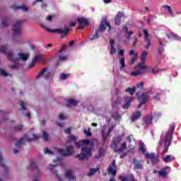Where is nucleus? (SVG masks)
<instances>
[{
    "label": "nucleus",
    "instance_id": "f257e3e1",
    "mask_svg": "<svg viewBox=\"0 0 181 181\" xmlns=\"http://www.w3.org/2000/svg\"><path fill=\"white\" fill-rule=\"evenodd\" d=\"M75 146L78 148H81L80 154L76 156L77 159L79 160H84V159H88L91 156L92 146L90 140H81L78 143H75Z\"/></svg>",
    "mask_w": 181,
    "mask_h": 181
},
{
    "label": "nucleus",
    "instance_id": "f03ea898",
    "mask_svg": "<svg viewBox=\"0 0 181 181\" xmlns=\"http://www.w3.org/2000/svg\"><path fill=\"white\" fill-rule=\"evenodd\" d=\"M0 53H2V54H6L8 60L12 62L13 63H18V62H19V59L24 61H26L28 59H29V54L28 53H20L18 54L19 58L16 57V55H15V53L13 50L8 51V45H2L0 47Z\"/></svg>",
    "mask_w": 181,
    "mask_h": 181
},
{
    "label": "nucleus",
    "instance_id": "7ed1b4c3",
    "mask_svg": "<svg viewBox=\"0 0 181 181\" xmlns=\"http://www.w3.org/2000/svg\"><path fill=\"white\" fill-rule=\"evenodd\" d=\"M175 131V129L172 128L167 133H163L159 141L160 148L163 149L162 155H165L170 146L172 142V135Z\"/></svg>",
    "mask_w": 181,
    "mask_h": 181
},
{
    "label": "nucleus",
    "instance_id": "20e7f679",
    "mask_svg": "<svg viewBox=\"0 0 181 181\" xmlns=\"http://www.w3.org/2000/svg\"><path fill=\"white\" fill-rule=\"evenodd\" d=\"M44 153L47 155H62V156L69 157L74 153V147L73 146H69L66 147L65 150L63 148H54V151L45 148Z\"/></svg>",
    "mask_w": 181,
    "mask_h": 181
},
{
    "label": "nucleus",
    "instance_id": "39448f33",
    "mask_svg": "<svg viewBox=\"0 0 181 181\" xmlns=\"http://www.w3.org/2000/svg\"><path fill=\"white\" fill-rule=\"evenodd\" d=\"M37 138H39V136L35 134L30 133L28 135H25L16 143V147L20 148L21 145H25V141L30 142L33 141V139H37Z\"/></svg>",
    "mask_w": 181,
    "mask_h": 181
},
{
    "label": "nucleus",
    "instance_id": "423d86ee",
    "mask_svg": "<svg viewBox=\"0 0 181 181\" xmlns=\"http://www.w3.org/2000/svg\"><path fill=\"white\" fill-rule=\"evenodd\" d=\"M23 23H25V21L18 20L17 21H16L12 27L13 35H18L22 33V30L21 29V28L23 26Z\"/></svg>",
    "mask_w": 181,
    "mask_h": 181
},
{
    "label": "nucleus",
    "instance_id": "0eeeda50",
    "mask_svg": "<svg viewBox=\"0 0 181 181\" xmlns=\"http://www.w3.org/2000/svg\"><path fill=\"white\" fill-rule=\"evenodd\" d=\"M37 80L40 78H45V80H49L52 78V74L47 68L42 69L37 76Z\"/></svg>",
    "mask_w": 181,
    "mask_h": 181
},
{
    "label": "nucleus",
    "instance_id": "6e6552de",
    "mask_svg": "<svg viewBox=\"0 0 181 181\" xmlns=\"http://www.w3.org/2000/svg\"><path fill=\"white\" fill-rule=\"evenodd\" d=\"M43 29H45L47 30V32H49V33H59V35H64V36H66V35H67L69 33V28H66L64 30L62 29H56V30H51L50 28H49V27H47V25H42Z\"/></svg>",
    "mask_w": 181,
    "mask_h": 181
},
{
    "label": "nucleus",
    "instance_id": "1a4fd4ad",
    "mask_svg": "<svg viewBox=\"0 0 181 181\" xmlns=\"http://www.w3.org/2000/svg\"><path fill=\"white\" fill-rule=\"evenodd\" d=\"M107 173L108 175H112V177L110 179L109 181H115L114 176L117 175V166L115 165V160H113L111 165L107 168Z\"/></svg>",
    "mask_w": 181,
    "mask_h": 181
},
{
    "label": "nucleus",
    "instance_id": "9d476101",
    "mask_svg": "<svg viewBox=\"0 0 181 181\" xmlns=\"http://www.w3.org/2000/svg\"><path fill=\"white\" fill-rule=\"evenodd\" d=\"M46 61V59L43 57V55L41 53L37 54L34 56L33 58V62L32 63L30 64L29 67L32 68L39 62L40 63H45Z\"/></svg>",
    "mask_w": 181,
    "mask_h": 181
},
{
    "label": "nucleus",
    "instance_id": "9b49d317",
    "mask_svg": "<svg viewBox=\"0 0 181 181\" xmlns=\"http://www.w3.org/2000/svg\"><path fill=\"white\" fill-rule=\"evenodd\" d=\"M54 163H57V165H49V169L51 170V172H52L53 174H54L56 177H57V179L59 181H63V180H62V178H60L59 175H57V171L54 170V168H56V166H57V165H62V159L58 158L57 160H54Z\"/></svg>",
    "mask_w": 181,
    "mask_h": 181
},
{
    "label": "nucleus",
    "instance_id": "f8f14e48",
    "mask_svg": "<svg viewBox=\"0 0 181 181\" xmlns=\"http://www.w3.org/2000/svg\"><path fill=\"white\" fill-rule=\"evenodd\" d=\"M122 139L120 136L115 137L111 144V148L114 149L115 152H122V148H118V145L121 142Z\"/></svg>",
    "mask_w": 181,
    "mask_h": 181
},
{
    "label": "nucleus",
    "instance_id": "ddd939ff",
    "mask_svg": "<svg viewBox=\"0 0 181 181\" xmlns=\"http://www.w3.org/2000/svg\"><path fill=\"white\" fill-rule=\"evenodd\" d=\"M140 104L138 105V109L142 107V104H146L149 101V92L144 93L141 97L139 98Z\"/></svg>",
    "mask_w": 181,
    "mask_h": 181
},
{
    "label": "nucleus",
    "instance_id": "4468645a",
    "mask_svg": "<svg viewBox=\"0 0 181 181\" xmlns=\"http://www.w3.org/2000/svg\"><path fill=\"white\" fill-rule=\"evenodd\" d=\"M143 33H144V42L146 45H144L145 49H149L151 47V37H149V33L148 30H144Z\"/></svg>",
    "mask_w": 181,
    "mask_h": 181
},
{
    "label": "nucleus",
    "instance_id": "2eb2a0df",
    "mask_svg": "<svg viewBox=\"0 0 181 181\" xmlns=\"http://www.w3.org/2000/svg\"><path fill=\"white\" fill-rule=\"evenodd\" d=\"M30 169L33 170V173L35 176H37V177H40V176H42V173H40V170H39V168H37V165L36 164V163H31L30 165Z\"/></svg>",
    "mask_w": 181,
    "mask_h": 181
},
{
    "label": "nucleus",
    "instance_id": "dca6fc26",
    "mask_svg": "<svg viewBox=\"0 0 181 181\" xmlns=\"http://www.w3.org/2000/svg\"><path fill=\"white\" fill-rule=\"evenodd\" d=\"M107 28H109L108 30H111L112 28L110 26V23L106 21H103L101 22L100 25L99 26V30L98 32H104Z\"/></svg>",
    "mask_w": 181,
    "mask_h": 181
},
{
    "label": "nucleus",
    "instance_id": "f3484780",
    "mask_svg": "<svg viewBox=\"0 0 181 181\" xmlns=\"http://www.w3.org/2000/svg\"><path fill=\"white\" fill-rule=\"evenodd\" d=\"M65 177L68 179V180H76V175H74V170H67L65 173Z\"/></svg>",
    "mask_w": 181,
    "mask_h": 181
},
{
    "label": "nucleus",
    "instance_id": "a211bd4d",
    "mask_svg": "<svg viewBox=\"0 0 181 181\" xmlns=\"http://www.w3.org/2000/svg\"><path fill=\"white\" fill-rule=\"evenodd\" d=\"M78 22L79 23L78 29H84V27L86 26V25H88V21L84 18H78Z\"/></svg>",
    "mask_w": 181,
    "mask_h": 181
},
{
    "label": "nucleus",
    "instance_id": "6ab92c4d",
    "mask_svg": "<svg viewBox=\"0 0 181 181\" xmlns=\"http://www.w3.org/2000/svg\"><path fill=\"white\" fill-rule=\"evenodd\" d=\"M169 172H170V168L167 166L164 168L163 170L158 171V176L161 177H166Z\"/></svg>",
    "mask_w": 181,
    "mask_h": 181
},
{
    "label": "nucleus",
    "instance_id": "aec40b11",
    "mask_svg": "<svg viewBox=\"0 0 181 181\" xmlns=\"http://www.w3.org/2000/svg\"><path fill=\"white\" fill-rule=\"evenodd\" d=\"M20 105L21 107V111H23V114L25 115V117H28V118H30V112L25 113V111H26L27 103L25 102L21 101Z\"/></svg>",
    "mask_w": 181,
    "mask_h": 181
},
{
    "label": "nucleus",
    "instance_id": "412c9836",
    "mask_svg": "<svg viewBox=\"0 0 181 181\" xmlns=\"http://www.w3.org/2000/svg\"><path fill=\"white\" fill-rule=\"evenodd\" d=\"M146 158H148V159H151L152 163L153 164H156L158 162V156L155 155V153H146L145 154Z\"/></svg>",
    "mask_w": 181,
    "mask_h": 181
},
{
    "label": "nucleus",
    "instance_id": "4be33fe9",
    "mask_svg": "<svg viewBox=\"0 0 181 181\" xmlns=\"http://www.w3.org/2000/svg\"><path fill=\"white\" fill-rule=\"evenodd\" d=\"M133 163L136 169H142V164L144 163V161L142 160H138L134 158L133 160Z\"/></svg>",
    "mask_w": 181,
    "mask_h": 181
},
{
    "label": "nucleus",
    "instance_id": "5701e85b",
    "mask_svg": "<svg viewBox=\"0 0 181 181\" xmlns=\"http://www.w3.org/2000/svg\"><path fill=\"white\" fill-rule=\"evenodd\" d=\"M141 117H142V112L137 111L132 115V121H136V119H139Z\"/></svg>",
    "mask_w": 181,
    "mask_h": 181
},
{
    "label": "nucleus",
    "instance_id": "b1692460",
    "mask_svg": "<svg viewBox=\"0 0 181 181\" xmlns=\"http://www.w3.org/2000/svg\"><path fill=\"white\" fill-rule=\"evenodd\" d=\"M11 8L12 9H13V11H18V9H21V11H23V12L28 11V7H25L23 6H18L14 4L11 6Z\"/></svg>",
    "mask_w": 181,
    "mask_h": 181
},
{
    "label": "nucleus",
    "instance_id": "393cba45",
    "mask_svg": "<svg viewBox=\"0 0 181 181\" xmlns=\"http://www.w3.org/2000/svg\"><path fill=\"white\" fill-rule=\"evenodd\" d=\"M163 160L165 162V163H169V162L175 160V158L172 155H168L167 156L163 158Z\"/></svg>",
    "mask_w": 181,
    "mask_h": 181
},
{
    "label": "nucleus",
    "instance_id": "a878e982",
    "mask_svg": "<svg viewBox=\"0 0 181 181\" xmlns=\"http://www.w3.org/2000/svg\"><path fill=\"white\" fill-rule=\"evenodd\" d=\"M135 70H139L140 71H142V70H146V66L144 64V62L139 63L136 66Z\"/></svg>",
    "mask_w": 181,
    "mask_h": 181
},
{
    "label": "nucleus",
    "instance_id": "bb28decb",
    "mask_svg": "<svg viewBox=\"0 0 181 181\" xmlns=\"http://www.w3.org/2000/svg\"><path fill=\"white\" fill-rule=\"evenodd\" d=\"M132 97H129L125 105L123 106L124 110H128L129 108V105H131V103H132Z\"/></svg>",
    "mask_w": 181,
    "mask_h": 181
},
{
    "label": "nucleus",
    "instance_id": "cd10ccee",
    "mask_svg": "<svg viewBox=\"0 0 181 181\" xmlns=\"http://www.w3.org/2000/svg\"><path fill=\"white\" fill-rule=\"evenodd\" d=\"M78 139V137L76 136H68V139L66 141V144H70V142H76V141H77V139Z\"/></svg>",
    "mask_w": 181,
    "mask_h": 181
},
{
    "label": "nucleus",
    "instance_id": "c85d7f7f",
    "mask_svg": "<svg viewBox=\"0 0 181 181\" xmlns=\"http://www.w3.org/2000/svg\"><path fill=\"white\" fill-rule=\"evenodd\" d=\"M135 71L131 73V76L134 77H137V76H141V74H144V71H139V69H135Z\"/></svg>",
    "mask_w": 181,
    "mask_h": 181
},
{
    "label": "nucleus",
    "instance_id": "c756f323",
    "mask_svg": "<svg viewBox=\"0 0 181 181\" xmlns=\"http://www.w3.org/2000/svg\"><path fill=\"white\" fill-rule=\"evenodd\" d=\"M144 124L149 125L152 124V116H147L144 118Z\"/></svg>",
    "mask_w": 181,
    "mask_h": 181
},
{
    "label": "nucleus",
    "instance_id": "7c9ffc66",
    "mask_svg": "<svg viewBox=\"0 0 181 181\" xmlns=\"http://www.w3.org/2000/svg\"><path fill=\"white\" fill-rule=\"evenodd\" d=\"M120 70H124L125 69V59H119Z\"/></svg>",
    "mask_w": 181,
    "mask_h": 181
},
{
    "label": "nucleus",
    "instance_id": "2f4dec72",
    "mask_svg": "<svg viewBox=\"0 0 181 181\" xmlns=\"http://www.w3.org/2000/svg\"><path fill=\"white\" fill-rule=\"evenodd\" d=\"M0 76H1L2 77L11 76L9 73L6 72V71L2 69H0Z\"/></svg>",
    "mask_w": 181,
    "mask_h": 181
},
{
    "label": "nucleus",
    "instance_id": "473e14b6",
    "mask_svg": "<svg viewBox=\"0 0 181 181\" xmlns=\"http://www.w3.org/2000/svg\"><path fill=\"white\" fill-rule=\"evenodd\" d=\"M78 100L74 99H69L68 100V105H77L78 104Z\"/></svg>",
    "mask_w": 181,
    "mask_h": 181
},
{
    "label": "nucleus",
    "instance_id": "72a5a7b5",
    "mask_svg": "<svg viewBox=\"0 0 181 181\" xmlns=\"http://www.w3.org/2000/svg\"><path fill=\"white\" fill-rule=\"evenodd\" d=\"M163 8L165 9H168V13L170 15H173V10H172V7H170V6H168V5H165V6H163Z\"/></svg>",
    "mask_w": 181,
    "mask_h": 181
},
{
    "label": "nucleus",
    "instance_id": "f704fd0d",
    "mask_svg": "<svg viewBox=\"0 0 181 181\" xmlns=\"http://www.w3.org/2000/svg\"><path fill=\"white\" fill-rule=\"evenodd\" d=\"M163 8L165 9H168V13L170 15H173V10H172V7H170V6H168V5H165V6H163Z\"/></svg>",
    "mask_w": 181,
    "mask_h": 181
},
{
    "label": "nucleus",
    "instance_id": "c9c22d12",
    "mask_svg": "<svg viewBox=\"0 0 181 181\" xmlns=\"http://www.w3.org/2000/svg\"><path fill=\"white\" fill-rule=\"evenodd\" d=\"M9 25V18H4L2 20V26L6 28Z\"/></svg>",
    "mask_w": 181,
    "mask_h": 181
},
{
    "label": "nucleus",
    "instance_id": "e433bc0d",
    "mask_svg": "<svg viewBox=\"0 0 181 181\" xmlns=\"http://www.w3.org/2000/svg\"><path fill=\"white\" fill-rule=\"evenodd\" d=\"M98 172V168H91L90 170V173L88 174V176H93V175H95Z\"/></svg>",
    "mask_w": 181,
    "mask_h": 181
},
{
    "label": "nucleus",
    "instance_id": "4c0bfd02",
    "mask_svg": "<svg viewBox=\"0 0 181 181\" xmlns=\"http://www.w3.org/2000/svg\"><path fill=\"white\" fill-rule=\"evenodd\" d=\"M127 93H129L130 95L135 94V88H128L126 89Z\"/></svg>",
    "mask_w": 181,
    "mask_h": 181
},
{
    "label": "nucleus",
    "instance_id": "58836bf2",
    "mask_svg": "<svg viewBox=\"0 0 181 181\" xmlns=\"http://www.w3.org/2000/svg\"><path fill=\"white\" fill-rule=\"evenodd\" d=\"M117 53V48L115 46H110V54H115Z\"/></svg>",
    "mask_w": 181,
    "mask_h": 181
},
{
    "label": "nucleus",
    "instance_id": "ea45409f",
    "mask_svg": "<svg viewBox=\"0 0 181 181\" xmlns=\"http://www.w3.org/2000/svg\"><path fill=\"white\" fill-rule=\"evenodd\" d=\"M146 56H148V53L146 51H144L141 57V62H145V60H146Z\"/></svg>",
    "mask_w": 181,
    "mask_h": 181
},
{
    "label": "nucleus",
    "instance_id": "a19ab883",
    "mask_svg": "<svg viewBox=\"0 0 181 181\" xmlns=\"http://www.w3.org/2000/svg\"><path fill=\"white\" fill-rule=\"evenodd\" d=\"M140 152H142V153H145V144H144V142H140Z\"/></svg>",
    "mask_w": 181,
    "mask_h": 181
},
{
    "label": "nucleus",
    "instance_id": "79ce46f5",
    "mask_svg": "<svg viewBox=\"0 0 181 181\" xmlns=\"http://www.w3.org/2000/svg\"><path fill=\"white\" fill-rule=\"evenodd\" d=\"M42 134V139H44V141H47L49 139V134L46 132H43Z\"/></svg>",
    "mask_w": 181,
    "mask_h": 181
},
{
    "label": "nucleus",
    "instance_id": "37998d69",
    "mask_svg": "<svg viewBox=\"0 0 181 181\" xmlns=\"http://www.w3.org/2000/svg\"><path fill=\"white\" fill-rule=\"evenodd\" d=\"M134 54L135 55L133 56V57L131 59L130 64H134L135 61L136 60V59H138V54Z\"/></svg>",
    "mask_w": 181,
    "mask_h": 181
},
{
    "label": "nucleus",
    "instance_id": "c03bdc74",
    "mask_svg": "<svg viewBox=\"0 0 181 181\" xmlns=\"http://www.w3.org/2000/svg\"><path fill=\"white\" fill-rule=\"evenodd\" d=\"M69 76H70L69 74H62L60 75V80H66Z\"/></svg>",
    "mask_w": 181,
    "mask_h": 181
},
{
    "label": "nucleus",
    "instance_id": "a18cd8bd",
    "mask_svg": "<svg viewBox=\"0 0 181 181\" xmlns=\"http://www.w3.org/2000/svg\"><path fill=\"white\" fill-rule=\"evenodd\" d=\"M175 34L173 33H167V37H168V39L173 40V39L175 38Z\"/></svg>",
    "mask_w": 181,
    "mask_h": 181
},
{
    "label": "nucleus",
    "instance_id": "49530a36",
    "mask_svg": "<svg viewBox=\"0 0 181 181\" xmlns=\"http://www.w3.org/2000/svg\"><path fill=\"white\" fill-rule=\"evenodd\" d=\"M98 37H100V36L98 35V31H96L95 35L89 39L90 40H95V39H98Z\"/></svg>",
    "mask_w": 181,
    "mask_h": 181
},
{
    "label": "nucleus",
    "instance_id": "de8ad7c7",
    "mask_svg": "<svg viewBox=\"0 0 181 181\" xmlns=\"http://www.w3.org/2000/svg\"><path fill=\"white\" fill-rule=\"evenodd\" d=\"M84 134H86V136H91L92 134H91V131L90 130V129H84L83 130Z\"/></svg>",
    "mask_w": 181,
    "mask_h": 181
},
{
    "label": "nucleus",
    "instance_id": "09e8293b",
    "mask_svg": "<svg viewBox=\"0 0 181 181\" xmlns=\"http://www.w3.org/2000/svg\"><path fill=\"white\" fill-rule=\"evenodd\" d=\"M117 50H118L117 54L119 56H124V54L125 53V50L121 49H118Z\"/></svg>",
    "mask_w": 181,
    "mask_h": 181
},
{
    "label": "nucleus",
    "instance_id": "8fccbe9b",
    "mask_svg": "<svg viewBox=\"0 0 181 181\" xmlns=\"http://www.w3.org/2000/svg\"><path fill=\"white\" fill-rule=\"evenodd\" d=\"M112 117L115 118V119H119V118H121V115H119L118 112H115L112 115Z\"/></svg>",
    "mask_w": 181,
    "mask_h": 181
},
{
    "label": "nucleus",
    "instance_id": "3c124183",
    "mask_svg": "<svg viewBox=\"0 0 181 181\" xmlns=\"http://www.w3.org/2000/svg\"><path fill=\"white\" fill-rule=\"evenodd\" d=\"M23 128V126H22V124H18L14 127V129L16 131H21V129H22Z\"/></svg>",
    "mask_w": 181,
    "mask_h": 181
},
{
    "label": "nucleus",
    "instance_id": "603ef678",
    "mask_svg": "<svg viewBox=\"0 0 181 181\" xmlns=\"http://www.w3.org/2000/svg\"><path fill=\"white\" fill-rule=\"evenodd\" d=\"M128 36L126 37L127 39H128V40H131V37H132V35H134V33H132V31H129V33H127Z\"/></svg>",
    "mask_w": 181,
    "mask_h": 181
},
{
    "label": "nucleus",
    "instance_id": "864d4df0",
    "mask_svg": "<svg viewBox=\"0 0 181 181\" xmlns=\"http://www.w3.org/2000/svg\"><path fill=\"white\" fill-rule=\"evenodd\" d=\"M104 152H105V151L103 148H100L99 150V158L104 156Z\"/></svg>",
    "mask_w": 181,
    "mask_h": 181
},
{
    "label": "nucleus",
    "instance_id": "5fc2aeb1",
    "mask_svg": "<svg viewBox=\"0 0 181 181\" xmlns=\"http://www.w3.org/2000/svg\"><path fill=\"white\" fill-rule=\"evenodd\" d=\"M115 25H121V18H115Z\"/></svg>",
    "mask_w": 181,
    "mask_h": 181
},
{
    "label": "nucleus",
    "instance_id": "6e6d98bb",
    "mask_svg": "<svg viewBox=\"0 0 181 181\" xmlns=\"http://www.w3.org/2000/svg\"><path fill=\"white\" fill-rule=\"evenodd\" d=\"M163 47H158V52L159 54H162V53H163Z\"/></svg>",
    "mask_w": 181,
    "mask_h": 181
},
{
    "label": "nucleus",
    "instance_id": "4d7b16f0",
    "mask_svg": "<svg viewBox=\"0 0 181 181\" xmlns=\"http://www.w3.org/2000/svg\"><path fill=\"white\" fill-rule=\"evenodd\" d=\"M66 116H64L63 114H59V119L61 120V121H64V119H66Z\"/></svg>",
    "mask_w": 181,
    "mask_h": 181
},
{
    "label": "nucleus",
    "instance_id": "13d9d810",
    "mask_svg": "<svg viewBox=\"0 0 181 181\" xmlns=\"http://www.w3.org/2000/svg\"><path fill=\"white\" fill-rule=\"evenodd\" d=\"M173 40H178L179 41V40H181V37L179 35H175L174 38L173 39Z\"/></svg>",
    "mask_w": 181,
    "mask_h": 181
},
{
    "label": "nucleus",
    "instance_id": "bf43d9fd",
    "mask_svg": "<svg viewBox=\"0 0 181 181\" xmlns=\"http://www.w3.org/2000/svg\"><path fill=\"white\" fill-rule=\"evenodd\" d=\"M122 16H124V14L122 13V12H118L116 18L121 19V18H122Z\"/></svg>",
    "mask_w": 181,
    "mask_h": 181
},
{
    "label": "nucleus",
    "instance_id": "052dcab7",
    "mask_svg": "<svg viewBox=\"0 0 181 181\" xmlns=\"http://www.w3.org/2000/svg\"><path fill=\"white\" fill-rule=\"evenodd\" d=\"M65 134H70L71 132V127H69L66 129H64Z\"/></svg>",
    "mask_w": 181,
    "mask_h": 181
},
{
    "label": "nucleus",
    "instance_id": "680f3d73",
    "mask_svg": "<svg viewBox=\"0 0 181 181\" xmlns=\"http://www.w3.org/2000/svg\"><path fill=\"white\" fill-rule=\"evenodd\" d=\"M161 115H162V113L160 112H158L155 113L154 117L155 118H159V117H160Z\"/></svg>",
    "mask_w": 181,
    "mask_h": 181
},
{
    "label": "nucleus",
    "instance_id": "e2e57ef3",
    "mask_svg": "<svg viewBox=\"0 0 181 181\" xmlns=\"http://www.w3.org/2000/svg\"><path fill=\"white\" fill-rule=\"evenodd\" d=\"M122 148L120 149H122V151H124V149H127V143H123L121 145Z\"/></svg>",
    "mask_w": 181,
    "mask_h": 181
},
{
    "label": "nucleus",
    "instance_id": "0e129e2a",
    "mask_svg": "<svg viewBox=\"0 0 181 181\" xmlns=\"http://www.w3.org/2000/svg\"><path fill=\"white\" fill-rule=\"evenodd\" d=\"M54 18V16H49L47 17V21H48V22H52V19H53Z\"/></svg>",
    "mask_w": 181,
    "mask_h": 181
},
{
    "label": "nucleus",
    "instance_id": "69168bd1",
    "mask_svg": "<svg viewBox=\"0 0 181 181\" xmlns=\"http://www.w3.org/2000/svg\"><path fill=\"white\" fill-rule=\"evenodd\" d=\"M67 59V55L59 56V60L63 61Z\"/></svg>",
    "mask_w": 181,
    "mask_h": 181
},
{
    "label": "nucleus",
    "instance_id": "338daca9",
    "mask_svg": "<svg viewBox=\"0 0 181 181\" xmlns=\"http://www.w3.org/2000/svg\"><path fill=\"white\" fill-rule=\"evenodd\" d=\"M143 86H144L143 83H139L137 84V88H139V90H142Z\"/></svg>",
    "mask_w": 181,
    "mask_h": 181
},
{
    "label": "nucleus",
    "instance_id": "774afa93",
    "mask_svg": "<svg viewBox=\"0 0 181 181\" xmlns=\"http://www.w3.org/2000/svg\"><path fill=\"white\" fill-rule=\"evenodd\" d=\"M110 46H114L115 45V41L112 39L110 40Z\"/></svg>",
    "mask_w": 181,
    "mask_h": 181
}]
</instances>
